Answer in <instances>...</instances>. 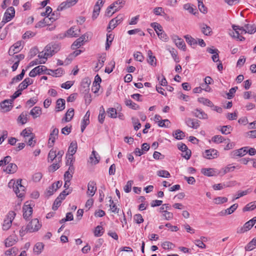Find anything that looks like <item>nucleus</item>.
I'll return each instance as SVG.
<instances>
[{"mask_svg": "<svg viewBox=\"0 0 256 256\" xmlns=\"http://www.w3.org/2000/svg\"><path fill=\"white\" fill-rule=\"evenodd\" d=\"M16 242V239L14 236H10L6 240L5 246L6 247H10L14 245Z\"/></svg>", "mask_w": 256, "mask_h": 256, "instance_id": "obj_36", "label": "nucleus"}, {"mask_svg": "<svg viewBox=\"0 0 256 256\" xmlns=\"http://www.w3.org/2000/svg\"><path fill=\"white\" fill-rule=\"evenodd\" d=\"M16 214L14 211H10L4 218L2 224V229L7 230L12 226V222L16 216Z\"/></svg>", "mask_w": 256, "mask_h": 256, "instance_id": "obj_4", "label": "nucleus"}, {"mask_svg": "<svg viewBox=\"0 0 256 256\" xmlns=\"http://www.w3.org/2000/svg\"><path fill=\"white\" fill-rule=\"evenodd\" d=\"M248 148V147H246L236 150H234L232 152V155L234 156H242L247 154Z\"/></svg>", "mask_w": 256, "mask_h": 256, "instance_id": "obj_25", "label": "nucleus"}, {"mask_svg": "<svg viewBox=\"0 0 256 256\" xmlns=\"http://www.w3.org/2000/svg\"><path fill=\"white\" fill-rule=\"evenodd\" d=\"M126 105L133 110H138L140 107L138 105L130 99H126L124 100Z\"/></svg>", "mask_w": 256, "mask_h": 256, "instance_id": "obj_30", "label": "nucleus"}, {"mask_svg": "<svg viewBox=\"0 0 256 256\" xmlns=\"http://www.w3.org/2000/svg\"><path fill=\"white\" fill-rule=\"evenodd\" d=\"M199 121L196 119L190 118H187L186 120V125L194 129H196L200 126Z\"/></svg>", "mask_w": 256, "mask_h": 256, "instance_id": "obj_14", "label": "nucleus"}, {"mask_svg": "<svg viewBox=\"0 0 256 256\" xmlns=\"http://www.w3.org/2000/svg\"><path fill=\"white\" fill-rule=\"evenodd\" d=\"M65 108V100L63 98H59L56 100V110L60 112L64 110Z\"/></svg>", "mask_w": 256, "mask_h": 256, "instance_id": "obj_22", "label": "nucleus"}, {"mask_svg": "<svg viewBox=\"0 0 256 256\" xmlns=\"http://www.w3.org/2000/svg\"><path fill=\"white\" fill-rule=\"evenodd\" d=\"M15 14V10L14 8L10 6L8 8L5 12L4 14V18H2V21L1 22V24L2 25L4 24L6 22H10L12 20V19L14 16Z\"/></svg>", "mask_w": 256, "mask_h": 256, "instance_id": "obj_6", "label": "nucleus"}, {"mask_svg": "<svg viewBox=\"0 0 256 256\" xmlns=\"http://www.w3.org/2000/svg\"><path fill=\"white\" fill-rule=\"evenodd\" d=\"M100 2V1L98 0L94 6L93 14H92V18L94 20L96 19L99 14L100 10V6L99 4Z\"/></svg>", "mask_w": 256, "mask_h": 256, "instance_id": "obj_38", "label": "nucleus"}, {"mask_svg": "<svg viewBox=\"0 0 256 256\" xmlns=\"http://www.w3.org/2000/svg\"><path fill=\"white\" fill-rule=\"evenodd\" d=\"M238 204H234L229 208L221 211L218 214L220 216H226L232 214L238 208Z\"/></svg>", "mask_w": 256, "mask_h": 256, "instance_id": "obj_13", "label": "nucleus"}, {"mask_svg": "<svg viewBox=\"0 0 256 256\" xmlns=\"http://www.w3.org/2000/svg\"><path fill=\"white\" fill-rule=\"evenodd\" d=\"M78 0H67L66 2H62L58 6L57 8L58 11H62L65 9L70 8V6L74 5Z\"/></svg>", "mask_w": 256, "mask_h": 256, "instance_id": "obj_11", "label": "nucleus"}, {"mask_svg": "<svg viewBox=\"0 0 256 256\" xmlns=\"http://www.w3.org/2000/svg\"><path fill=\"white\" fill-rule=\"evenodd\" d=\"M44 248V244L42 242H37L34 248V252L37 254H40Z\"/></svg>", "mask_w": 256, "mask_h": 256, "instance_id": "obj_34", "label": "nucleus"}, {"mask_svg": "<svg viewBox=\"0 0 256 256\" xmlns=\"http://www.w3.org/2000/svg\"><path fill=\"white\" fill-rule=\"evenodd\" d=\"M90 80L88 78L84 79L82 82V86L84 88L86 93H88Z\"/></svg>", "mask_w": 256, "mask_h": 256, "instance_id": "obj_39", "label": "nucleus"}, {"mask_svg": "<svg viewBox=\"0 0 256 256\" xmlns=\"http://www.w3.org/2000/svg\"><path fill=\"white\" fill-rule=\"evenodd\" d=\"M44 48L48 54H51L50 56H52L60 50V46L58 44L50 43L48 44Z\"/></svg>", "mask_w": 256, "mask_h": 256, "instance_id": "obj_8", "label": "nucleus"}, {"mask_svg": "<svg viewBox=\"0 0 256 256\" xmlns=\"http://www.w3.org/2000/svg\"><path fill=\"white\" fill-rule=\"evenodd\" d=\"M74 159L72 154L67 155V160L66 162V165L70 166H74Z\"/></svg>", "mask_w": 256, "mask_h": 256, "instance_id": "obj_61", "label": "nucleus"}, {"mask_svg": "<svg viewBox=\"0 0 256 256\" xmlns=\"http://www.w3.org/2000/svg\"><path fill=\"white\" fill-rule=\"evenodd\" d=\"M32 80L30 78H26L18 86V88L22 90L26 89L28 86L32 84Z\"/></svg>", "mask_w": 256, "mask_h": 256, "instance_id": "obj_28", "label": "nucleus"}, {"mask_svg": "<svg viewBox=\"0 0 256 256\" xmlns=\"http://www.w3.org/2000/svg\"><path fill=\"white\" fill-rule=\"evenodd\" d=\"M58 130L56 128H54L51 131L48 144L49 148H51L54 146L56 140L58 137Z\"/></svg>", "mask_w": 256, "mask_h": 256, "instance_id": "obj_10", "label": "nucleus"}, {"mask_svg": "<svg viewBox=\"0 0 256 256\" xmlns=\"http://www.w3.org/2000/svg\"><path fill=\"white\" fill-rule=\"evenodd\" d=\"M132 123L134 126V129L136 130H139L141 127V124L139 122V120L138 118L132 117Z\"/></svg>", "mask_w": 256, "mask_h": 256, "instance_id": "obj_50", "label": "nucleus"}, {"mask_svg": "<svg viewBox=\"0 0 256 256\" xmlns=\"http://www.w3.org/2000/svg\"><path fill=\"white\" fill-rule=\"evenodd\" d=\"M28 112H23L18 116L17 119L18 123L23 125L26 124L28 121Z\"/></svg>", "mask_w": 256, "mask_h": 256, "instance_id": "obj_16", "label": "nucleus"}, {"mask_svg": "<svg viewBox=\"0 0 256 256\" xmlns=\"http://www.w3.org/2000/svg\"><path fill=\"white\" fill-rule=\"evenodd\" d=\"M212 140L214 143L220 144L224 141V138L221 136L216 135L213 136Z\"/></svg>", "mask_w": 256, "mask_h": 256, "instance_id": "obj_56", "label": "nucleus"}, {"mask_svg": "<svg viewBox=\"0 0 256 256\" xmlns=\"http://www.w3.org/2000/svg\"><path fill=\"white\" fill-rule=\"evenodd\" d=\"M148 63L152 66H156V58L154 56H152V52L151 50H148Z\"/></svg>", "mask_w": 256, "mask_h": 256, "instance_id": "obj_26", "label": "nucleus"}, {"mask_svg": "<svg viewBox=\"0 0 256 256\" xmlns=\"http://www.w3.org/2000/svg\"><path fill=\"white\" fill-rule=\"evenodd\" d=\"M29 114L32 116L33 118L35 119L40 117L42 114V108L39 106H34L31 110Z\"/></svg>", "mask_w": 256, "mask_h": 256, "instance_id": "obj_17", "label": "nucleus"}, {"mask_svg": "<svg viewBox=\"0 0 256 256\" xmlns=\"http://www.w3.org/2000/svg\"><path fill=\"white\" fill-rule=\"evenodd\" d=\"M18 249L13 247L5 252V254L8 256H15L16 254Z\"/></svg>", "mask_w": 256, "mask_h": 256, "instance_id": "obj_51", "label": "nucleus"}, {"mask_svg": "<svg viewBox=\"0 0 256 256\" xmlns=\"http://www.w3.org/2000/svg\"><path fill=\"white\" fill-rule=\"evenodd\" d=\"M80 30L76 27L72 26L67 31V34L70 37H77L79 36Z\"/></svg>", "mask_w": 256, "mask_h": 256, "instance_id": "obj_20", "label": "nucleus"}, {"mask_svg": "<svg viewBox=\"0 0 256 256\" xmlns=\"http://www.w3.org/2000/svg\"><path fill=\"white\" fill-rule=\"evenodd\" d=\"M158 176L162 178H169L170 176V172L166 170H160L158 172Z\"/></svg>", "mask_w": 256, "mask_h": 256, "instance_id": "obj_55", "label": "nucleus"}, {"mask_svg": "<svg viewBox=\"0 0 256 256\" xmlns=\"http://www.w3.org/2000/svg\"><path fill=\"white\" fill-rule=\"evenodd\" d=\"M198 102L210 107H212L214 106L212 102L210 100L204 98H198Z\"/></svg>", "mask_w": 256, "mask_h": 256, "instance_id": "obj_42", "label": "nucleus"}, {"mask_svg": "<svg viewBox=\"0 0 256 256\" xmlns=\"http://www.w3.org/2000/svg\"><path fill=\"white\" fill-rule=\"evenodd\" d=\"M202 32L206 36H210L212 32L211 28L205 24L200 25Z\"/></svg>", "mask_w": 256, "mask_h": 256, "instance_id": "obj_27", "label": "nucleus"}, {"mask_svg": "<svg viewBox=\"0 0 256 256\" xmlns=\"http://www.w3.org/2000/svg\"><path fill=\"white\" fill-rule=\"evenodd\" d=\"M250 192H251V190H250L249 189H248V190H244V191H238V193L234 196V198H232V201H234L236 200H237L242 196L246 195L248 194Z\"/></svg>", "mask_w": 256, "mask_h": 256, "instance_id": "obj_40", "label": "nucleus"}, {"mask_svg": "<svg viewBox=\"0 0 256 256\" xmlns=\"http://www.w3.org/2000/svg\"><path fill=\"white\" fill-rule=\"evenodd\" d=\"M32 204L28 202H26L22 208L23 216L25 220H28L32 215L33 210Z\"/></svg>", "mask_w": 256, "mask_h": 256, "instance_id": "obj_7", "label": "nucleus"}, {"mask_svg": "<svg viewBox=\"0 0 256 256\" xmlns=\"http://www.w3.org/2000/svg\"><path fill=\"white\" fill-rule=\"evenodd\" d=\"M13 184V189L16 194L19 198H22L24 195L25 187L22 184V180H18L16 182L13 180H10L8 185L10 186L11 184Z\"/></svg>", "mask_w": 256, "mask_h": 256, "instance_id": "obj_3", "label": "nucleus"}, {"mask_svg": "<svg viewBox=\"0 0 256 256\" xmlns=\"http://www.w3.org/2000/svg\"><path fill=\"white\" fill-rule=\"evenodd\" d=\"M232 28L234 32H233L232 34H231L230 35L240 41H242L245 39L244 37L240 36V34L246 33L252 34L256 32V26L252 24H244L242 26L232 25Z\"/></svg>", "mask_w": 256, "mask_h": 256, "instance_id": "obj_1", "label": "nucleus"}, {"mask_svg": "<svg viewBox=\"0 0 256 256\" xmlns=\"http://www.w3.org/2000/svg\"><path fill=\"white\" fill-rule=\"evenodd\" d=\"M56 158V151L53 149L50 150L48 154V162H52Z\"/></svg>", "mask_w": 256, "mask_h": 256, "instance_id": "obj_46", "label": "nucleus"}, {"mask_svg": "<svg viewBox=\"0 0 256 256\" xmlns=\"http://www.w3.org/2000/svg\"><path fill=\"white\" fill-rule=\"evenodd\" d=\"M201 172L208 176H213L214 174V170L212 168H203L201 170Z\"/></svg>", "mask_w": 256, "mask_h": 256, "instance_id": "obj_35", "label": "nucleus"}, {"mask_svg": "<svg viewBox=\"0 0 256 256\" xmlns=\"http://www.w3.org/2000/svg\"><path fill=\"white\" fill-rule=\"evenodd\" d=\"M218 156V151L214 148L206 150L204 154V156L208 160L216 158Z\"/></svg>", "mask_w": 256, "mask_h": 256, "instance_id": "obj_12", "label": "nucleus"}, {"mask_svg": "<svg viewBox=\"0 0 256 256\" xmlns=\"http://www.w3.org/2000/svg\"><path fill=\"white\" fill-rule=\"evenodd\" d=\"M50 54H48V52H46L44 49V51L38 54V57L39 58L40 60H44L46 62L48 58L50 56Z\"/></svg>", "mask_w": 256, "mask_h": 256, "instance_id": "obj_49", "label": "nucleus"}, {"mask_svg": "<svg viewBox=\"0 0 256 256\" xmlns=\"http://www.w3.org/2000/svg\"><path fill=\"white\" fill-rule=\"evenodd\" d=\"M114 36L112 34H106V50L109 49L110 46L113 40Z\"/></svg>", "mask_w": 256, "mask_h": 256, "instance_id": "obj_41", "label": "nucleus"}, {"mask_svg": "<svg viewBox=\"0 0 256 256\" xmlns=\"http://www.w3.org/2000/svg\"><path fill=\"white\" fill-rule=\"evenodd\" d=\"M173 135L177 140H182L185 136L184 133L180 130H176Z\"/></svg>", "mask_w": 256, "mask_h": 256, "instance_id": "obj_47", "label": "nucleus"}, {"mask_svg": "<svg viewBox=\"0 0 256 256\" xmlns=\"http://www.w3.org/2000/svg\"><path fill=\"white\" fill-rule=\"evenodd\" d=\"M194 114L195 116L200 119H208V116L203 110L200 109H196L194 112Z\"/></svg>", "mask_w": 256, "mask_h": 256, "instance_id": "obj_24", "label": "nucleus"}, {"mask_svg": "<svg viewBox=\"0 0 256 256\" xmlns=\"http://www.w3.org/2000/svg\"><path fill=\"white\" fill-rule=\"evenodd\" d=\"M90 159L92 160V162H93L94 164H96L99 162L100 157L98 154H96V152L93 150L90 156Z\"/></svg>", "mask_w": 256, "mask_h": 256, "instance_id": "obj_45", "label": "nucleus"}, {"mask_svg": "<svg viewBox=\"0 0 256 256\" xmlns=\"http://www.w3.org/2000/svg\"><path fill=\"white\" fill-rule=\"evenodd\" d=\"M133 182L132 180H129L127 182L126 185L124 186V190L126 192L128 193L131 191L132 186Z\"/></svg>", "mask_w": 256, "mask_h": 256, "instance_id": "obj_64", "label": "nucleus"}, {"mask_svg": "<svg viewBox=\"0 0 256 256\" xmlns=\"http://www.w3.org/2000/svg\"><path fill=\"white\" fill-rule=\"evenodd\" d=\"M256 208V201L250 202L247 204L243 208L244 212L252 210Z\"/></svg>", "mask_w": 256, "mask_h": 256, "instance_id": "obj_43", "label": "nucleus"}, {"mask_svg": "<svg viewBox=\"0 0 256 256\" xmlns=\"http://www.w3.org/2000/svg\"><path fill=\"white\" fill-rule=\"evenodd\" d=\"M58 18V15L56 14V16L52 17L50 16H46L44 18V23L46 26L51 24L54 22Z\"/></svg>", "mask_w": 256, "mask_h": 256, "instance_id": "obj_31", "label": "nucleus"}, {"mask_svg": "<svg viewBox=\"0 0 256 256\" xmlns=\"http://www.w3.org/2000/svg\"><path fill=\"white\" fill-rule=\"evenodd\" d=\"M86 39L84 35L82 36L80 38H78L75 40L71 46V48L72 50H76L77 48H79L83 44V42Z\"/></svg>", "mask_w": 256, "mask_h": 256, "instance_id": "obj_18", "label": "nucleus"}, {"mask_svg": "<svg viewBox=\"0 0 256 256\" xmlns=\"http://www.w3.org/2000/svg\"><path fill=\"white\" fill-rule=\"evenodd\" d=\"M42 226L39 220L37 218L32 219L27 225V231L30 232L38 230Z\"/></svg>", "mask_w": 256, "mask_h": 256, "instance_id": "obj_5", "label": "nucleus"}, {"mask_svg": "<svg viewBox=\"0 0 256 256\" xmlns=\"http://www.w3.org/2000/svg\"><path fill=\"white\" fill-rule=\"evenodd\" d=\"M35 70L38 72V74H42L47 70L46 66H39L35 68Z\"/></svg>", "mask_w": 256, "mask_h": 256, "instance_id": "obj_62", "label": "nucleus"}, {"mask_svg": "<svg viewBox=\"0 0 256 256\" xmlns=\"http://www.w3.org/2000/svg\"><path fill=\"white\" fill-rule=\"evenodd\" d=\"M232 186L231 182H229L228 184H216L213 186V188L214 190H220L224 188Z\"/></svg>", "mask_w": 256, "mask_h": 256, "instance_id": "obj_37", "label": "nucleus"}, {"mask_svg": "<svg viewBox=\"0 0 256 256\" xmlns=\"http://www.w3.org/2000/svg\"><path fill=\"white\" fill-rule=\"evenodd\" d=\"M214 200L216 204H220L227 202L228 198L226 197H218L215 198Z\"/></svg>", "mask_w": 256, "mask_h": 256, "instance_id": "obj_54", "label": "nucleus"}, {"mask_svg": "<svg viewBox=\"0 0 256 256\" xmlns=\"http://www.w3.org/2000/svg\"><path fill=\"white\" fill-rule=\"evenodd\" d=\"M158 38L166 42L168 40L169 38L167 36V34L164 32H160L158 35Z\"/></svg>", "mask_w": 256, "mask_h": 256, "instance_id": "obj_63", "label": "nucleus"}, {"mask_svg": "<svg viewBox=\"0 0 256 256\" xmlns=\"http://www.w3.org/2000/svg\"><path fill=\"white\" fill-rule=\"evenodd\" d=\"M77 143L76 142H72L70 146H69L68 152H69V154L73 155L76 153L77 150Z\"/></svg>", "mask_w": 256, "mask_h": 256, "instance_id": "obj_33", "label": "nucleus"}, {"mask_svg": "<svg viewBox=\"0 0 256 256\" xmlns=\"http://www.w3.org/2000/svg\"><path fill=\"white\" fill-rule=\"evenodd\" d=\"M184 38H185L186 42L191 46H193L194 47L198 44L197 40L190 35H186Z\"/></svg>", "mask_w": 256, "mask_h": 256, "instance_id": "obj_32", "label": "nucleus"}, {"mask_svg": "<svg viewBox=\"0 0 256 256\" xmlns=\"http://www.w3.org/2000/svg\"><path fill=\"white\" fill-rule=\"evenodd\" d=\"M151 26L156 31L157 35L160 32H164L162 26L157 22H154L151 24Z\"/></svg>", "mask_w": 256, "mask_h": 256, "instance_id": "obj_44", "label": "nucleus"}, {"mask_svg": "<svg viewBox=\"0 0 256 256\" xmlns=\"http://www.w3.org/2000/svg\"><path fill=\"white\" fill-rule=\"evenodd\" d=\"M124 4V0H118L114 2L108 8L106 12V16H111L114 12L120 10Z\"/></svg>", "mask_w": 256, "mask_h": 256, "instance_id": "obj_2", "label": "nucleus"}, {"mask_svg": "<svg viewBox=\"0 0 256 256\" xmlns=\"http://www.w3.org/2000/svg\"><path fill=\"white\" fill-rule=\"evenodd\" d=\"M90 112L89 111H88L84 117L83 120L82 122V124L88 126L90 124Z\"/></svg>", "mask_w": 256, "mask_h": 256, "instance_id": "obj_59", "label": "nucleus"}, {"mask_svg": "<svg viewBox=\"0 0 256 256\" xmlns=\"http://www.w3.org/2000/svg\"><path fill=\"white\" fill-rule=\"evenodd\" d=\"M12 102L10 100H5L0 103V110L2 112H6L10 111L13 107Z\"/></svg>", "mask_w": 256, "mask_h": 256, "instance_id": "obj_9", "label": "nucleus"}, {"mask_svg": "<svg viewBox=\"0 0 256 256\" xmlns=\"http://www.w3.org/2000/svg\"><path fill=\"white\" fill-rule=\"evenodd\" d=\"M254 224L252 223L250 220L244 224V226L240 228V229L238 230V233H244L246 232L251 229V228L254 226Z\"/></svg>", "mask_w": 256, "mask_h": 256, "instance_id": "obj_23", "label": "nucleus"}, {"mask_svg": "<svg viewBox=\"0 0 256 256\" xmlns=\"http://www.w3.org/2000/svg\"><path fill=\"white\" fill-rule=\"evenodd\" d=\"M17 168V166L16 164L10 163L8 164L4 171L8 174H13L16 171Z\"/></svg>", "mask_w": 256, "mask_h": 256, "instance_id": "obj_29", "label": "nucleus"}, {"mask_svg": "<svg viewBox=\"0 0 256 256\" xmlns=\"http://www.w3.org/2000/svg\"><path fill=\"white\" fill-rule=\"evenodd\" d=\"M74 116V109L73 108H70L68 109L64 117L62 119V122H68L71 120Z\"/></svg>", "mask_w": 256, "mask_h": 256, "instance_id": "obj_19", "label": "nucleus"}, {"mask_svg": "<svg viewBox=\"0 0 256 256\" xmlns=\"http://www.w3.org/2000/svg\"><path fill=\"white\" fill-rule=\"evenodd\" d=\"M108 116L111 118H116L117 117V112L116 108H110L107 110Z\"/></svg>", "mask_w": 256, "mask_h": 256, "instance_id": "obj_48", "label": "nucleus"}, {"mask_svg": "<svg viewBox=\"0 0 256 256\" xmlns=\"http://www.w3.org/2000/svg\"><path fill=\"white\" fill-rule=\"evenodd\" d=\"M170 53L171 56H172V58H173V59L176 62H180V60H179V58L177 56L178 52H177L176 50L174 48H172V49L170 50Z\"/></svg>", "mask_w": 256, "mask_h": 256, "instance_id": "obj_53", "label": "nucleus"}, {"mask_svg": "<svg viewBox=\"0 0 256 256\" xmlns=\"http://www.w3.org/2000/svg\"><path fill=\"white\" fill-rule=\"evenodd\" d=\"M134 59L140 62H142L144 60V57L142 55V54L140 52H136V53L134 54Z\"/></svg>", "mask_w": 256, "mask_h": 256, "instance_id": "obj_60", "label": "nucleus"}, {"mask_svg": "<svg viewBox=\"0 0 256 256\" xmlns=\"http://www.w3.org/2000/svg\"><path fill=\"white\" fill-rule=\"evenodd\" d=\"M110 210L112 212L118 213L120 209L117 208L115 204H114V201L112 198L110 200Z\"/></svg>", "mask_w": 256, "mask_h": 256, "instance_id": "obj_57", "label": "nucleus"}, {"mask_svg": "<svg viewBox=\"0 0 256 256\" xmlns=\"http://www.w3.org/2000/svg\"><path fill=\"white\" fill-rule=\"evenodd\" d=\"M96 190V184L94 181H90L88 185L87 194L93 196Z\"/></svg>", "mask_w": 256, "mask_h": 256, "instance_id": "obj_15", "label": "nucleus"}, {"mask_svg": "<svg viewBox=\"0 0 256 256\" xmlns=\"http://www.w3.org/2000/svg\"><path fill=\"white\" fill-rule=\"evenodd\" d=\"M232 130V126L229 125L222 126L220 129L222 133L224 134H230Z\"/></svg>", "mask_w": 256, "mask_h": 256, "instance_id": "obj_52", "label": "nucleus"}, {"mask_svg": "<svg viewBox=\"0 0 256 256\" xmlns=\"http://www.w3.org/2000/svg\"><path fill=\"white\" fill-rule=\"evenodd\" d=\"M20 135L26 138L28 136L30 137L32 135H34V134L31 132L30 130L25 128L22 132Z\"/></svg>", "mask_w": 256, "mask_h": 256, "instance_id": "obj_58", "label": "nucleus"}, {"mask_svg": "<svg viewBox=\"0 0 256 256\" xmlns=\"http://www.w3.org/2000/svg\"><path fill=\"white\" fill-rule=\"evenodd\" d=\"M174 37L176 38H174V42L176 46L179 48L185 51L186 50V46L184 41L182 38H179L178 36H175Z\"/></svg>", "mask_w": 256, "mask_h": 256, "instance_id": "obj_21", "label": "nucleus"}]
</instances>
